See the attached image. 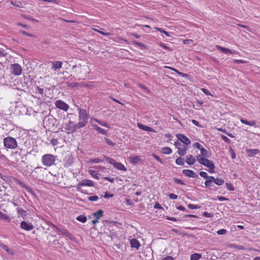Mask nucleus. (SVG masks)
<instances>
[{
  "label": "nucleus",
  "instance_id": "41",
  "mask_svg": "<svg viewBox=\"0 0 260 260\" xmlns=\"http://www.w3.org/2000/svg\"><path fill=\"white\" fill-rule=\"evenodd\" d=\"M225 186L228 190L233 191L235 189L234 186L229 182H226Z\"/></svg>",
  "mask_w": 260,
  "mask_h": 260
},
{
  "label": "nucleus",
  "instance_id": "40",
  "mask_svg": "<svg viewBox=\"0 0 260 260\" xmlns=\"http://www.w3.org/2000/svg\"><path fill=\"white\" fill-rule=\"evenodd\" d=\"M36 93L39 94L41 95H43L44 93V90L43 88H41L38 86L36 88Z\"/></svg>",
  "mask_w": 260,
  "mask_h": 260
},
{
  "label": "nucleus",
  "instance_id": "42",
  "mask_svg": "<svg viewBox=\"0 0 260 260\" xmlns=\"http://www.w3.org/2000/svg\"><path fill=\"white\" fill-rule=\"evenodd\" d=\"M132 44L134 45H137L138 46H139L141 48H145V45L142 43H140V42H138L136 41H132Z\"/></svg>",
  "mask_w": 260,
  "mask_h": 260
},
{
  "label": "nucleus",
  "instance_id": "43",
  "mask_svg": "<svg viewBox=\"0 0 260 260\" xmlns=\"http://www.w3.org/2000/svg\"><path fill=\"white\" fill-rule=\"evenodd\" d=\"M200 175L202 177H203L204 178L207 179L206 180H209V177H211L210 176H208L207 173L206 172H201L200 173Z\"/></svg>",
  "mask_w": 260,
  "mask_h": 260
},
{
  "label": "nucleus",
  "instance_id": "55",
  "mask_svg": "<svg viewBox=\"0 0 260 260\" xmlns=\"http://www.w3.org/2000/svg\"><path fill=\"white\" fill-rule=\"evenodd\" d=\"M220 137L221 138V139L225 142L226 143H230V140L227 137H226L224 135H221L220 136Z\"/></svg>",
  "mask_w": 260,
  "mask_h": 260
},
{
  "label": "nucleus",
  "instance_id": "4",
  "mask_svg": "<svg viewBox=\"0 0 260 260\" xmlns=\"http://www.w3.org/2000/svg\"><path fill=\"white\" fill-rule=\"evenodd\" d=\"M4 146L8 149H15L17 147L16 140L11 137H7L4 139Z\"/></svg>",
  "mask_w": 260,
  "mask_h": 260
},
{
  "label": "nucleus",
  "instance_id": "47",
  "mask_svg": "<svg viewBox=\"0 0 260 260\" xmlns=\"http://www.w3.org/2000/svg\"><path fill=\"white\" fill-rule=\"evenodd\" d=\"M201 90L203 91L204 93H205L206 95H211L212 96H213V94L206 88H202L201 89Z\"/></svg>",
  "mask_w": 260,
  "mask_h": 260
},
{
  "label": "nucleus",
  "instance_id": "6",
  "mask_svg": "<svg viewBox=\"0 0 260 260\" xmlns=\"http://www.w3.org/2000/svg\"><path fill=\"white\" fill-rule=\"evenodd\" d=\"M105 160L108 163L112 164L117 169L121 171H126V168L121 162H116L115 160L113 158H110L106 155H103Z\"/></svg>",
  "mask_w": 260,
  "mask_h": 260
},
{
  "label": "nucleus",
  "instance_id": "27",
  "mask_svg": "<svg viewBox=\"0 0 260 260\" xmlns=\"http://www.w3.org/2000/svg\"><path fill=\"white\" fill-rule=\"evenodd\" d=\"M131 163L136 164L140 161V158L139 156H131L129 157Z\"/></svg>",
  "mask_w": 260,
  "mask_h": 260
},
{
  "label": "nucleus",
  "instance_id": "8",
  "mask_svg": "<svg viewBox=\"0 0 260 260\" xmlns=\"http://www.w3.org/2000/svg\"><path fill=\"white\" fill-rule=\"evenodd\" d=\"M47 63L50 65L51 70L55 72L62 68V62L60 61H50Z\"/></svg>",
  "mask_w": 260,
  "mask_h": 260
},
{
  "label": "nucleus",
  "instance_id": "17",
  "mask_svg": "<svg viewBox=\"0 0 260 260\" xmlns=\"http://www.w3.org/2000/svg\"><path fill=\"white\" fill-rule=\"evenodd\" d=\"M94 121L98 123L99 124H100L102 126H105V127H108V128L110 127L109 124L108 123H107L106 122L100 120H99V119H98L96 118H91L90 119V124H94L93 123Z\"/></svg>",
  "mask_w": 260,
  "mask_h": 260
},
{
  "label": "nucleus",
  "instance_id": "53",
  "mask_svg": "<svg viewBox=\"0 0 260 260\" xmlns=\"http://www.w3.org/2000/svg\"><path fill=\"white\" fill-rule=\"evenodd\" d=\"M50 143L53 146H56L58 144V142L56 139H52L50 141Z\"/></svg>",
  "mask_w": 260,
  "mask_h": 260
},
{
  "label": "nucleus",
  "instance_id": "24",
  "mask_svg": "<svg viewBox=\"0 0 260 260\" xmlns=\"http://www.w3.org/2000/svg\"><path fill=\"white\" fill-rule=\"evenodd\" d=\"M137 125H138V127L142 130L147 131V132H155L153 128H152L151 127L146 126V125H143L141 123H138Z\"/></svg>",
  "mask_w": 260,
  "mask_h": 260
},
{
  "label": "nucleus",
  "instance_id": "46",
  "mask_svg": "<svg viewBox=\"0 0 260 260\" xmlns=\"http://www.w3.org/2000/svg\"><path fill=\"white\" fill-rule=\"evenodd\" d=\"M93 30L95 31H97L99 33H100V34L104 36H109L110 35H111V34L109 33V32H103L102 31H101V30H98L96 29H95V28H93Z\"/></svg>",
  "mask_w": 260,
  "mask_h": 260
},
{
  "label": "nucleus",
  "instance_id": "10",
  "mask_svg": "<svg viewBox=\"0 0 260 260\" xmlns=\"http://www.w3.org/2000/svg\"><path fill=\"white\" fill-rule=\"evenodd\" d=\"M64 128L66 130L68 131L69 133L74 132L77 127V124L75 125L74 122L71 120H69L67 123H66Z\"/></svg>",
  "mask_w": 260,
  "mask_h": 260
},
{
  "label": "nucleus",
  "instance_id": "37",
  "mask_svg": "<svg viewBox=\"0 0 260 260\" xmlns=\"http://www.w3.org/2000/svg\"><path fill=\"white\" fill-rule=\"evenodd\" d=\"M175 162H176V164H177L178 165L183 166L184 164V160L181 157L177 158L176 159Z\"/></svg>",
  "mask_w": 260,
  "mask_h": 260
},
{
  "label": "nucleus",
  "instance_id": "16",
  "mask_svg": "<svg viewBox=\"0 0 260 260\" xmlns=\"http://www.w3.org/2000/svg\"><path fill=\"white\" fill-rule=\"evenodd\" d=\"M182 173L186 176L190 178H197L198 175L196 174L193 171L188 169L183 170Z\"/></svg>",
  "mask_w": 260,
  "mask_h": 260
},
{
  "label": "nucleus",
  "instance_id": "44",
  "mask_svg": "<svg viewBox=\"0 0 260 260\" xmlns=\"http://www.w3.org/2000/svg\"><path fill=\"white\" fill-rule=\"evenodd\" d=\"M99 197L97 196H93L88 197V200L90 201H97L99 200Z\"/></svg>",
  "mask_w": 260,
  "mask_h": 260
},
{
  "label": "nucleus",
  "instance_id": "14",
  "mask_svg": "<svg viewBox=\"0 0 260 260\" xmlns=\"http://www.w3.org/2000/svg\"><path fill=\"white\" fill-rule=\"evenodd\" d=\"M56 229L63 237L69 238L70 240L73 239L72 236L66 229L63 228H56Z\"/></svg>",
  "mask_w": 260,
  "mask_h": 260
},
{
  "label": "nucleus",
  "instance_id": "58",
  "mask_svg": "<svg viewBox=\"0 0 260 260\" xmlns=\"http://www.w3.org/2000/svg\"><path fill=\"white\" fill-rule=\"evenodd\" d=\"M203 215L206 217H212L213 216V214H211V213H209L208 212H204L203 213Z\"/></svg>",
  "mask_w": 260,
  "mask_h": 260
},
{
  "label": "nucleus",
  "instance_id": "19",
  "mask_svg": "<svg viewBox=\"0 0 260 260\" xmlns=\"http://www.w3.org/2000/svg\"><path fill=\"white\" fill-rule=\"evenodd\" d=\"M216 47L218 50L222 51V52H223L225 54H235L236 53V51H233L231 50H230V49L224 48V47L220 46L219 45H217L216 46Z\"/></svg>",
  "mask_w": 260,
  "mask_h": 260
},
{
  "label": "nucleus",
  "instance_id": "11",
  "mask_svg": "<svg viewBox=\"0 0 260 260\" xmlns=\"http://www.w3.org/2000/svg\"><path fill=\"white\" fill-rule=\"evenodd\" d=\"M55 105L56 108L64 111H67L69 108L67 104L61 100L56 101L55 103Z\"/></svg>",
  "mask_w": 260,
  "mask_h": 260
},
{
  "label": "nucleus",
  "instance_id": "31",
  "mask_svg": "<svg viewBox=\"0 0 260 260\" xmlns=\"http://www.w3.org/2000/svg\"><path fill=\"white\" fill-rule=\"evenodd\" d=\"M76 219L82 223H85L87 220V218L84 215H80L76 217Z\"/></svg>",
  "mask_w": 260,
  "mask_h": 260
},
{
  "label": "nucleus",
  "instance_id": "20",
  "mask_svg": "<svg viewBox=\"0 0 260 260\" xmlns=\"http://www.w3.org/2000/svg\"><path fill=\"white\" fill-rule=\"evenodd\" d=\"M240 120L243 124H246L251 126H254L255 127H258V126L256 125V122L255 120H251L248 121L242 118H240Z\"/></svg>",
  "mask_w": 260,
  "mask_h": 260
},
{
  "label": "nucleus",
  "instance_id": "18",
  "mask_svg": "<svg viewBox=\"0 0 260 260\" xmlns=\"http://www.w3.org/2000/svg\"><path fill=\"white\" fill-rule=\"evenodd\" d=\"M246 152L247 153L249 157H253L255 155L258 154L260 151L258 149H246Z\"/></svg>",
  "mask_w": 260,
  "mask_h": 260
},
{
  "label": "nucleus",
  "instance_id": "52",
  "mask_svg": "<svg viewBox=\"0 0 260 260\" xmlns=\"http://www.w3.org/2000/svg\"><path fill=\"white\" fill-rule=\"evenodd\" d=\"M152 156L153 157V158H154L155 159H156L158 161L160 162L161 164H163L162 160H161V159H160L159 158V157L158 155H157L156 154H155L154 153H153L152 154Z\"/></svg>",
  "mask_w": 260,
  "mask_h": 260
},
{
  "label": "nucleus",
  "instance_id": "25",
  "mask_svg": "<svg viewBox=\"0 0 260 260\" xmlns=\"http://www.w3.org/2000/svg\"><path fill=\"white\" fill-rule=\"evenodd\" d=\"M186 162L189 165H192L196 162V159L193 155L189 154L186 157Z\"/></svg>",
  "mask_w": 260,
  "mask_h": 260
},
{
  "label": "nucleus",
  "instance_id": "21",
  "mask_svg": "<svg viewBox=\"0 0 260 260\" xmlns=\"http://www.w3.org/2000/svg\"><path fill=\"white\" fill-rule=\"evenodd\" d=\"M130 245L132 248H135L138 250L140 247L141 245L139 241L136 239H132L130 240Z\"/></svg>",
  "mask_w": 260,
  "mask_h": 260
},
{
  "label": "nucleus",
  "instance_id": "12",
  "mask_svg": "<svg viewBox=\"0 0 260 260\" xmlns=\"http://www.w3.org/2000/svg\"><path fill=\"white\" fill-rule=\"evenodd\" d=\"M176 137L179 141L186 146L189 145L191 143L190 140L183 134H178L176 135Z\"/></svg>",
  "mask_w": 260,
  "mask_h": 260
},
{
  "label": "nucleus",
  "instance_id": "62",
  "mask_svg": "<svg viewBox=\"0 0 260 260\" xmlns=\"http://www.w3.org/2000/svg\"><path fill=\"white\" fill-rule=\"evenodd\" d=\"M104 198H112L113 197V194H109L108 193H106L104 195Z\"/></svg>",
  "mask_w": 260,
  "mask_h": 260
},
{
  "label": "nucleus",
  "instance_id": "30",
  "mask_svg": "<svg viewBox=\"0 0 260 260\" xmlns=\"http://www.w3.org/2000/svg\"><path fill=\"white\" fill-rule=\"evenodd\" d=\"M201 257V254L195 253L191 255L190 260H199Z\"/></svg>",
  "mask_w": 260,
  "mask_h": 260
},
{
  "label": "nucleus",
  "instance_id": "7",
  "mask_svg": "<svg viewBox=\"0 0 260 260\" xmlns=\"http://www.w3.org/2000/svg\"><path fill=\"white\" fill-rule=\"evenodd\" d=\"M10 72L14 76H19L22 74V69L18 63L12 64L10 66Z\"/></svg>",
  "mask_w": 260,
  "mask_h": 260
},
{
  "label": "nucleus",
  "instance_id": "59",
  "mask_svg": "<svg viewBox=\"0 0 260 260\" xmlns=\"http://www.w3.org/2000/svg\"><path fill=\"white\" fill-rule=\"evenodd\" d=\"M184 44L191 45L193 43V41L191 40H185L183 41Z\"/></svg>",
  "mask_w": 260,
  "mask_h": 260
},
{
  "label": "nucleus",
  "instance_id": "5",
  "mask_svg": "<svg viewBox=\"0 0 260 260\" xmlns=\"http://www.w3.org/2000/svg\"><path fill=\"white\" fill-rule=\"evenodd\" d=\"M215 183L217 185L220 186L223 184L224 180L222 178H215L213 176H211L209 180L205 182V185L207 188H210L212 186V183Z\"/></svg>",
  "mask_w": 260,
  "mask_h": 260
},
{
  "label": "nucleus",
  "instance_id": "3",
  "mask_svg": "<svg viewBox=\"0 0 260 260\" xmlns=\"http://www.w3.org/2000/svg\"><path fill=\"white\" fill-rule=\"evenodd\" d=\"M197 159L200 164L209 168L208 171L209 173H213L215 172V167L212 161L206 158L201 157L200 155L197 156Z\"/></svg>",
  "mask_w": 260,
  "mask_h": 260
},
{
  "label": "nucleus",
  "instance_id": "64",
  "mask_svg": "<svg viewBox=\"0 0 260 260\" xmlns=\"http://www.w3.org/2000/svg\"><path fill=\"white\" fill-rule=\"evenodd\" d=\"M162 260H174V258L171 256H168L164 258Z\"/></svg>",
  "mask_w": 260,
  "mask_h": 260
},
{
  "label": "nucleus",
  "instance_id": "57",
  "mask_svg": "<svg viewBox=\"0 0 260 260\" xmlns=\"http://www.w3.org/2000/svg\"><path fill=\"white\" fill-rule=\"evenodd\" d=\"M6 55L5 51L4 49L0 48V58L4 57Z\"/></svg>",
  "mask_w": 260,
  "mask_h": 260
},
{
  "label": "nucleus",
  "instance_id": "33",
  "mask_svg": "<svg viewBox=\"0 0 260 260\" xmlns=\"http://www.w3.org/2000/svg\"><path fill=\"white\" fill-rule=\"evenodd\" d=\"M162 152L165 154H169L172 153V149L168 147H165L162 148Z\"/></svg>",
  "mask_w": 260,
  "mask_h": 260
},
{
  "label": "nucleus",
  "instance_id": "36",
  "mask_svg": "<svg viewBox=\"0 0 260 260\" xmlns=\"http://www.w3.org/2000/svg\"><path fill=\"white\" fill-rule=\"evenodd\" d=\"M200 151L201 155L203 156V157L205 158V157H209V152L207 151V150L204 148H203Z\"/></svg>",
  "mask_w": 260,
  "mask_h": 260
},
{
  "label": "nucleus",
  "instance_id": "9",
  "mask_svg": "<svg viewBox=\"0 0 260 260\" xmlns=\"http://www.w3.org/2000/svg\"><path fill=\"white\" fill-rule=\"evenodd\" d=\"M94 183L93 181H92V180L88 179H84L79 182L78 185L77 186V189L78 190H79L81 186H87L92 187L94 186Z\"/></svg>",
  "mask_w": 260,
  "mask_h": 260
},
{
  "label": "nucleus",
  "instance_id": "45",
  "mask_svg": "<svg viewBox=\"0 0 260 260\" xmlns=\"http://www.w3.org/2000/svg\"><path fill=\"white\" fill-rule=\"evenodd\" d=\"M102 161L103 160L100 158H93L90 159V162L92 164H98Z\"/></svg>",
  "mask_w": 260,
  "mask_h": 260
},
{
  "label": "nucleus",
  "instance_id": "56",
  "mask_svg": "<svg viewBox=\"0 0 260 260\" xmlns=\"http://www.w3.org/2000/svg\"><path fill=\"white\" fill-rule=\"evenodd\" d=\"M169 196L170 199H171L172 200H176L178 198V196L176 194L172 193L169 194Z\"/></svg>",
  "mask_w": 260,
  "mask_h": 260
},
{
  "label": "nucleus",
  "instance_id": "60",
  "mask_svg": "<svg viewBox=\"0 0 260 260\" xmlns=\"http://www.w3.org/2000/svg\"><path fill=\"white\" fill-rule=\"evenodd\" d=\"M217 199L219 201H221V202H222V201H228V199L225 198V197H221V196H218L217 197Z\"/></svg>",
  "mask_w": 260,
  "mask_h": 260
},
{
  "label": "nucleus",
  "instance_id": "29",
  "mask_svg": "<svg viewBox=\"0 0 260 260\" xmlns=\"http://www.w3.org/2000/svg\"><path fill=\"white\" fill-rule=\"evenodd\" d=\"M103 211L102 210H99L97 212H94L92 215L96 218V219H99L102 217L103 214Z\"/></svg>",
  "mask_w": 260,
  "mask_h": 260
},
{
  "label": "nucleus",
  "instance_id": "2",
  "mask_svg": "<svg viewBox=\"0 0 260 260\" xmlns=\"http://www.w3.org/2000/svg\"><path fill=\"white\" fill-rule=\"evenodd\" d=\"M57 156L52 154H46L42 156L41 161L43 165L49 167L55 165Z\"/></svg>",
  "mask_w": 260,
  "mask_h": 260
},
{
  "label": "nucleus",
  "instance_id": "35",
  "mask_svg": "<svg viewBox=\"0 0 260 260\" xmlns=\"http://www.w3.org/2000/svg\"><path fill=\"white\" fill-rule=\"evenodd\" d=\"M82 84L80 83H77V82H71L68 84V86L73 88H77L79 86H81Z\"/></svg>",
  "mask_w": 260,
  "mask_h": 260
},
{
  "label": "nucleus",
  "instance_id": "23",
  "mask_svg": "<svg viewBox=\"0 0 260 260\" xmlns=\"http://www.w3.org/2000/svg\"><path fill=\"white\" fill-rule=\"evenodd\" d=\"M91 125V126L94 128V129L96 131L99 133L102 134L103 135H107V131H106L105 129L101 128L100 127H99L95 124H92Z\"/></svg>",
  "mask_w": 260,
  "mask_h": 260
},
{
  "label": "nucleus",
  "instance_id": "22",
  "mask_svg": "<svg viewBox=\"0 0 260 260\" xmlns=\"http://www.w3.org/2000/svg\"><path fill=\"white\" fill-rule=\"evenodd\" d=\"M91 125V126L94 128V129L96 131L99 133L102 134L103 135H107V131H106L105 129L101 128L100 127H99L95 124H92Z\"/></svg>",
  "mask_w": 260,
  "mask_h": 260
},
{
  "label": "nucleus",
  "instance_id": "54",
  "mask_svg": "<svg viewBox=\"0 0 260 260\" xmlns=\"http://www.w3.org/2000/svg\"><path fill=\"white\" fill-rule=\"evenodd\" d=\"M226 230L222 229L219 230L217 232V233L218 235H222L225 234L226 233Z\"/></svg>",
  "mask_w": 260,
  "mask_h": 260
},
{
  "label": "nucleus",
  "instance_id": "1",
  "mask_svg": "<svg viewBox=\"0 0 260 260\" xmlns=\"http://www.w3.org/2000/svg\"><path fill=\"white\" fill-rule=\"evenodd\" d=\"M79 119L80 121L77 124V127L78 128L84 127L88 122L89 118V114L87 111L83 109H79Z\"/></svg>",
  "mask_w": 260,
  "mask_h": 260
},
{
  "label": "nucleus",
  "instance_id": "61",
  "mask_svg": "<svg viewBox=\"0 0 260 260\" xmlns=\"http://www.w3.org/2000/svg\"><path fill=\"white\" fill-rule=\"evenodd\" d=\"M242 260H251V259L249 255H246L243 256Z\"/></svg>",
  "mask_w": 260,
  "mask_h": 260
},
{
  "label": "nucleus",
  "instance_id": "28",
  "mask_svg": "<svg viewBox=\"0 0 260 260\" xmlns=\"http://www.w3.org/2000/svg\"><path fill=\"white\" fill-rule=\"evenodd\" d=\"M187 150V146H185L183 148L180 147V148H178L177 152L180 155L184 156V155L186 154Z\"/></svg>",
  "mask_w": 260,
  "mask_h": 260
},
{
  "label": "nucleus",
  "instance_id": "15",
  "mask_svg": "<svg viewBox=\"0 0 260 260\" xmlns=\"http://www.w3.org/2000/svg\"><path fill=\"white\" fill-rule=\"evenodd\" d=\"M16 182L22 187L24 188L28 192L30 193L31 194L35 196V193L34 190L29 186L25 185L24 183H23L21 181L19 180H17Z\"/></svg>",
  "mask_w": 260,
  "mask_h": 260
},
{
  "label": "nucleus",
  "instance_id": "38",
  "mask_svg": "<svg viewBox=\"0 0 260 260\" xmlns=\"http://www.w3.org/2000/svg\"><path fill=\"white\" fill-rule=\"evenodd\" d=\"M155 29L156 30H157V31L164 34L168 37H170V35H169V32H168L167 31H166V30H165L162 28H159V27H155Z\"/></svg>",
  "mask_w": 260,
  "mask_h": 260
},
{
  "label": "nucleus",
  "instance_id": "49",
  "mask_svg": "<svg viewBox=\"0 0 260 260\" xmlns=\"http://www.w3.org/2000/svg\"><path fill=\"white\" fill-rule=\"evenodd\" d=\"M51 121V123L52 124V125H54V123H53V122H54V119L52 118H49L48 117V119H47V118H46L44 120V123L46 124L47 125V121ZM49 127H50V125H48Z\"/></svg>",
  "mask_w": 260,
  "mask_h": 260
},
{
  "label": "nucleus",
  "instance_id": "34",
  "mask_svg": "<svg viewBox=\"0 0 260 260\" xmlns=\"http://www.w3.org/2000/svg\"><path fill=\"white\" fill-rule=\"evenodd\" d=\"M0 218L3 220L7 221H10V217L7 214H4L3 213H2L1 211H0Z\"/></svg>",
  "mask_w": 260,
  "mask_h": 260
},
{
  "label": "nucleus",
  "instance_id": "13",
  "mask_svg": "<svg viewBox=\"0 0 260 260\" xmlns=\"http://www.w3.org/2000/svg\"><path fill=\"white\" fill-rule=\"evenodd\" d=\"M20 228L26 231H30L33 229V225L30 223L25 221H23L20 223Z\"/></svg>",
  "mask_w": 260,
  "mask_h": 260
},
{
  "label": "nucleus",
  "instance_id": "32",
  "mask_svg": "<svg viewBox=\"0 0 260 260\" xmlns=\"http://www.w3.org/2000/svg\"><path fill=\"white\" fill-rule=\"evenodd\" d=\"M11 4L15 7L23 8L22 3L20 1H17L16 0H12L11 1Z\"/></svg>",
  "mask_w": 260,
  "mask_h": 260
},
{
  "label": "nucleus",
  "instance_id": "39",
  "mask_svg": "<svg viewBox=\"0 0 260 260\" xmlns=\"http://www.w3.org/2000/svg\"><path fill=\"white\" fill-rule=\"evenodd\" d=\"M187 207L190 209H198L200 208V206L198 205L189 204L187 205Z\"/></svg>",
  "mask_w": 260,
  "mask_h": 260
},
{
  "label": "nucleus",
  "instance_id": "26",
  "mask_svg": "<svg viewBox=\"0 0 260 260\" xmlns=\"http://www.w3.org/2000/svg\"><path fill=\"white\" fill-rule=\"evenodd\" d=\"M17 211L18 217H21L23 218H24V217L26 216V211L23 210L21 207L17 208Z\"/></svg>",
  "mask_w": 260,
  "mask_h": 260
},
{
  "label": "nucleus",
  "instance_id": "48",
  "mask_svg": "<svg viewBox=\"0 0 260 260\" xmlns=\"http://www.w3.org/2000/svg\"><path fill=\"white\" fill-rule=\"evenodd\" d=\"M105 141L106 143L111 146H114L115 145V143L112 142L109 139L107 138H105Z\"/></svg>",
  "mask_w": 260,
  "mask_h": 260
},
{
  "label": "nucleus",
  "instance_id": "51",
  "mask_svg": "<svg viewBox=\"0 0 260 260\" xmlns=\"http://www.w3.org/2000/svg\"><path fill=\"white\" fill-rule=\"evenodd\" d=\"M193 147L194 148H197L199 150H201L203 148V147L198 142H196L193 145Z\"/></svg>",
  "mask_w": 260,
  "mask_h": 260
},
{
  "label": "nucleus",
  "instance_id": "63",
  "mask_svg": "<svg viewBox=\"0 0 260 260\" xmlns=\"http://www.w3.org/2000/svg\"><path fill=\"white\" fill-rule=\"evenodd\" d=\"M177 209L178 210H180V211H185V207H184L182 206H179L177 207Z\"/></svg>",
  "mask_w": 260,
  "mask_h": 260
},
{
  "label": "nucleus",
  "instance_id": "50",
  "mask_svg": "<svg viewBox=\"0 0 260 260\" xmlns=\"http://www.w3.org/2000/svg\"><path fill=\"white\" fill-rule=\"evenodd\" d=\"M173 180L175 183H176L177 184H180L181 185H185V183L182 180L174 178L173 179Z\"/></svg>",
  "mask_w": 260,
  "mask_h": 260
}]
</instances>
